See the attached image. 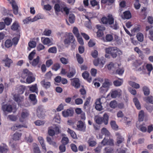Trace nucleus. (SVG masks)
I'll list each match as a JSON object with an SVG mask.
<instances>
[{
  "label": "nucleus",
  "mask_w": 153,
  "mask_h": 153,
  "mask_svg": "<svg viewBox=\"0 0 153 153\" xmlns=\"http://www.w3.org/2000/svg\"><path fill=\"white\" fill-rule=\"evenodd\" d=\"M105 51L106 53L110 54L113 58H115L117 56H120L122 54L121 51L116 47H112L106 48Z\"/></svg>",
  "instance_id": "nucleus-1"
},
{
  "label": "nucleus",
  "mask_w": 153,
  "mask_h": 153,
  "mask_svg": "<svg viewBox=\"0 0 153 153\" xmlns=\"http://www.w3.org/2000/svg\"><path fill=\"white\" fill-rule=\"evenodd\" d=\"M108 118L109 117L108 115L106 113H105L103 117L95 116L94 120L96 123L98 124H101L103 122L105 125H106L108 124Z\"/></svg>",
  "instance_id": "nucleus-2"
},
{
  "label": "nucleus",
  "mask_w": 153,
  "mask_h": 153,
  "mask_svg": "<svg viewBox=\"0 0 153 153\" xmlns=\"http://www.w3.org/2000/svg\"><path fill=\"white\" fill-rule=\"evenodd\" d=\"M114 18L112 14H109L107 17H103L101 19V21L103 24L111 25L114 23Z\"/></svg>",
  "instance_id": "nucleus-3"
},
{
  "label": "nucleus",
  "mask_w": 153,
  "mask_h": 153,
  "mask_svg": "<svg viewBox=\"0 0 153 153\" xmlns=\"http://www.w3.org/2000/svg\"><path fill=\"white\" fill-rule=\"evenodd\" d=\"M66 35L67 37L64 40V43L65 45H69L71 42H76L75 38L72 33H68Z\"/></svg>",
  "instance_id": "nucleus-4"
},
{
  "label": "nucleus",
  "mask_w": 153,
  "mask_h": 153,
  "mask_svg": "<svg viewBox=\"0 0 153 153\" xmlns=\"http://www.w3.org/2000/svg\"><path fill=\"white\" fill-rule=\"evenodd\" d=\"M60 133V131L59 128L56 126L54 128L52 127H50L48 128V133L51 136H54L55 134H58Z\"/></svg>",
  "instance_id": "nucleus-5"
},
{
  "label": "nucleus",
  "mask_w": 153,
  "mask_h": 153,
  "mask_svg": "<svg viewBox=\"0 0 153 153\" xmlns=\"http://www.w3.org/2000/svg\"><path fill=\"white\" fill-rule=\"evenodd\" d=\"M93 62L95 66H99L100 68H102L103 67L105 61L103 58H98L94 59Z\"/></svg>",
  "instance_id": "nucleus-6"
},
{
  "label": "nucleus",
  "mask_w": 153,
  "mask_h": 153,
  "mask_svg": "<svg viewBox=\"0 0 153 153\" xmlns=\"http://www.w3.org/2000/svg\"><path fill=\"white\" fill-rule=\"evenodd\" d=\"M86 128L85 123L81 120L78 121L76 128L77 130L84 132L85 131Z\"/></svg>",
  "instance_id": "nucleus-7"
},
{
  "label": "nucleus",
  "mask_w": 153,
  "mask_h": 153,
  "mask_svg": "<svg viewBox=\"0 0 153 153\" xmlns=\"http://www.w3.org/2000/svg\"><path fill=\"white\" fill-rule=\"evenodd\" d=\"M71 84L75 88H78L80 86L79 80L77 78H74L71 79Z\"/></svg>",
  "instance_id": "nucleus-8"
},
{
  "label": "nucleus",
  "mask_w": 153,
  "mask_h": 153,
  "mask_svg": "<svg viewBox=\"0 0 153 153\" xmlns=\"http://www.w3.org/2000/svg\"><path fill=\"white\" fill-rule=\"evenodd\" d=\"M121 91L120 89L112 90L111 91V97L114 98L119 97L121 95Z\"/></svg>",
  "instance_id": "nucleus-9"
},
{
  "label": "nucleus",
  "mask_w": 153,
  "mask_h": 153,
  "mask_svg": "<svg viewBox=\"0 0 153 153\" xmlns=\"http://www.w3.org/2000/svg\"><path fill=\"white\" fill-rule=\"evenodd\" d=\"M20 27L18 22L15 21L11 26V29L13 31H15L18 32L20 31Z\"/></svg>",
  "instance_id": "nucleus-10"
},
{
  "label": "nucleus",
  "mask_w": 153,
  "mask_h": 153,
  "mask_svg": "<svg viewBox=\"0 0 153 153\" xmlns=\"http://www.w3.org/2000/svg\"><path fill=\"white\" fill-rule=\"evenodd\" d=\"M41 40L42 43L44 45H47L48 46H50L53 44L52 42L49 38L42 37Z\"/></svg>",
  "instance_id": "nucleus-11"
},
{
  "label": "nucleus",
  "mask_w": 153,
  "mask_h": 153,
  "mask_svg": "<svg viewBox=\"0 0 153 153\" xmlns=\"http://www.w3.org/2000/svg\"><path fill=\"white\" fill-rule=\"evenodd\" d=\"M101 144L103 146L110 145L113 146L114 145L113 140L112 139H106L105 137L104 138L103 140L101 142Z\"/></svg>",
  "instance_id": "nucleus-12"
},
{
  "label": "nucleus",
  "mask_w": 153,
  "mask_h": 153,
  "mask_svg": "<svg viewBox=\"0 0 153 153\" xmlns=\"http://www.w3.org/2000/svg\"><path fill=\"white\" fill-rule=\"evenodd\" d=\"M24 96H21L20 94H15L13 96V99L14 100L18 103L21 102L24 99Z\"/></svg>",
  "instance_id": "nucleus-13"
},
{
  "label": "nucleus",
  "mask_w": 153,
  "mask_h": 153,
  "mask_svg": "<svg viewBox=\"0 0 153 153\" xmlns=\"http://www.w3.org/2000/svg\"><path fill=\"white\" fill-rule=\"evenodd\" d=\"M33 75L32 73L27 69H24L21 75V77L24 79L26 78L30 75Z\"/></svg>",
  "instance_id": "nucleus-14"
},
{
  "label": "nucleus",
  "mask_w": 153,
  "mask_h": 153,
  "mask_svg": "<svg viewBox=\"0 0 153 153\" xmlns=\"http://www.w3.org/2000/svg\"><path fill=\"white\" fill-rule=\"evenodd\" d=\"M74 114L73 111L70 109H67L66 110H64L62 112V114L63 117H67L68 116H72Z\"/></svg>",
  "instance_id": "nucleus-15"
},
{
  "label": "nucleus",
  "mask_w": 153,
  "mask_h": 153,
  "mask_svg": "<svg viewBox=\"0 0 153 153\" xmlns=\"http://www.w3.org/2000/svg\"><path fill=\"white\" fill-rule=\"evenodd\" d=\"M101 104L100 98H98L96 100L95 102V108L97 110L100 111L102 110V106Z\"/></svg>",
  "instance_id": "nucleus-16"
},
{
  "label": "nucleus",
  "mask_w": 153,
  "mask_h": 153,
  "mask_svg": "<svg viewBox=\"0 0 153 153\" xmlns=\"http://www.w3.org/2000/svg\"><path fill=\"white\" fill-rule=\"evenodd\" d=\"M2 109L4 111H7L10 112L13 110V107L11 105L6 104L2 105Z\"/></svg>",
  "instance_id": "nucleus-17"
},
{
  "label": "nucleus",
  "mask_w": 153,
  "mask_h": 153,
  "mask_svg": "<svg viewBox=\"0 0 153 153\" xmlns=\"http://www.w3.org/2000/svg\"><path fill=\"white\" fill-rule=\"evenodd\" d=\"M116 135L117 137V143L118 144H120L123 142L124 140V138L118 132L116 133Z\"/></svg>",
  "instance_id": "nucleus-18"
},
{
  "label": "nucleus",
  "mask_w": 153,
  "mask_h": 153,
  "mask_svg": "<svg viewBox=\"0 0 153 153\" xmlns=\"http://www.w3.org/2000/svg\"><path fill=\"white\" fill-rule=\"evenodd\" d=\"M40 83L42 86L46 89L49 88L51 85L50 82H46L45 80L42 81Z\"/></svg>",
  "instance_id": "nucleus-19"
},
{
  "label": "nucleus",
  "mask_w": 153,
  "mask_h": 153,
  "mask_svg": "<svg viewBox=\"0 0 153 153\" xmlns=\"http://www.w3.org/2000/svg\"><path fill=\"white\" fill-rule=\"evenodd\" d=\"M20 33L17 34V36L16 37H14L12 39V43L13 45L15 46H16L20 38Z\"/></svg>",
  "instance_id": "nucleus-20"
},
{
  "label": "nucleus",
  "mask_w": 153,
  "mask_h": 153,
  "mask_svg": "<svg viewBox=\"0 0 153 153\" xmlns=\"http://www.w3.org/2000/svg\"><path fill=\"white\" fill-rule=\"evenodd\" d=\"M22 135L21 133L16 132L13 134V139L16 141L19 140L20 139Z\"/></svg>",
  "instance_id": "nucleus-21"
},
{
  "label": "nucleus",
  "mask_w": 153,
  "mask_h": 153,
  "mask_svg": "<svg viewBox=\"0 0 153 153\" xmlns=\"http://www.w3.org/2000/svg\"><path fill=\"white\" fill-rule=\"evenodd\" d=\"M68 133L70 134L72 138L74 139H76L77 137L75 132L70 128H68L67 131Z\"/></svg>",
  "instance_id": "nucleus-22"
},
{
  "label": "nucleus",
  "mask_w": 153,
  "mask_h": 153,
  "mask_svg": "<svg viewBox=\"0 0 153 153\" xmlns=\"http://www.w3.org/2000/svg\"><path fill=\"white\" fill-rule=\"evenodd\" d=\"M136 127L139 130L143 132H145L147 131V128L145 126V124L144 123L140 124L138 126L137 125Z\"/></svg>",
  "instance_id": "nucleus-23"
},
{
  "label": "nucleus",
  "mask_w": 153,
  "mask_h": 153,
  "mask_svg": "<svg viewBox=\"0 0 153 153\" xmlns=\"http://www.w3.org/2000/svg\"><path fill=\"white\" fill-rule=\"evenodd\" d=\"M123 79L120 78H119L118 80L114 81L113 82L114 85L115 86H120L123 84Z\"/></svg>",
  "instance_id": "nucleus-24"
},
{
  "label": "nucleus",
  "mask_w": 153,
  "mask_h": 153,
  "mask_svg": "<svg viewBox=\"0 0 153 153\" xmlns=\"http://www.w3.org/2000/svg\"><path fill=\"white\" fill-rule=\"evenodd\" d=\"M38 139L39 140L42 149H44L45 151H46V149L45 143H44V140L43 138L41 137H38Z\"/></svg>",
  "instance_id": "nucleus-25"
},
{
  "label": "nucleus",
  "mask_w": 153,
  "mask_h": 153,
  "mask_svg": "<svg viewBox=\"0 0 153 153\" xmlns=\"http://www.w3.org/2000/svg\"><path fill=\"white\" fill-rule=\"evenodd\" d=\"M76 73V71L75 69L72 68L71 71L67 73V76L69 78L73 77Z\"/></svg>",
  "instance_id": "nucleus-26"
},
{
  "label": "nucleus",
  "mask_w": 153,
  "mask_h": 153,
  "mask_svg": "<svg viewBox=\"0 0 153 153\" xmlns=\"http://www.w3.org/2000/svg\"><path fill=\"white\" fill-rule=\"evenodd\" d=\"M133 101L137 108L138 109H140L141 107L137 98L136 97H134L133 99Z\"/></svg>",
  "instance_id": "nucleus-27"
},
{
  "label": "nucleus",
  "mask_w": 153,
  "mask_h": 153,
  "mask_svg": "<svg viewBox=\"0 0 153 153\" xmlns=\"http://www.w3.org/2000/svg\"><path fill=\"white\" fill-rule=\"evenodd\" d=\"M133 101L137 108L138 109H140L141 107L137 98L136 97H134L133 99Z\"/></svg>",
  "instance_id": "nucleus-28"
},
{
  "label": "nucleus",
  "mask_w": 153,
  "mask_h": 153,
  "mask_svg": "<svg viewBox=\"0 0 153 153\" xmlns=\"http://www.w3.org/2000/svg\"><path fill=\"white\" fill-rule=\"evenodd\" d=\"M13 13L15 15H17L18 12V7L17 4H15V3L13 2L12 5Z\"/></svg>",
  "instance_id": "nucleus-29"
},
{
  "label": "nucleus",
  "mask_w": 153,
  "mask_h": 153,
  "mask_svg": "<svg viewBox=\"0 0 153 153\" xmlns=\"http://www.w3.org/2000/svg\"><path fill=\"white\" fill-rule=\"evenodd\" d=\"M40 57L39 56H37L36 58L34 59L32 62L30 64L33 66H36L39 63V61Z\"/></svg>",
  "instance_id": "nucleus-30"
},
{
  "label": "nucleus",
  "mask_w": 153,
  "mask_h": 153,
  "mask_svg": "<svg viewBox=\"0 0 153 153\" xmlns=\"http://www.w3.org/2000/svg\"><path fill=\"white\" fill-rule=\"evenodd\" d=\"M124 18L129 19L131 17V15L130 11L129 10L126 11L123 13Z\"/></svg>",
  "instance_id": "nucleus-31"
},
{
  "label": "nucleus",
  "mask_w": 153,
  "mask_h": 153,
  "mask_svg": "<svg viewBox=\"0 0 153 153\" xmlns=\"http://www.w3.org/2000/svg\"><path fill=\"white\" fill-rule=\"evenodd\" d=\"M3 61L5 62V66L8 68L10 67V64L13 62L12 60L8 58H7L6 59L3 60Z\"/></svg>",
  "instance_id": "nucleus-32"
},
{
  "label": "nucleus",
  "mask_w": 153,
  "mask_h": 153,
  "mask_svg": "<svg viewBox=\"0 0 153 153\" xmlns=\"http://www.w3.org/2000/svg\"><path fill=\"white\" fill-rule=\"evenodd\" d=\"M36 46V43L34 41H30L28 43V46L29 47H28L27 50L30 51L31 48H35Z\"/></svg>",
  "instance_id": "nucleus-33"
},
{
  "label": "nucleus",
  "mask_w": 153,
  "mask_h": 153,
  "mask_svg": "<svg viewBox=\"0 0 153 153\" xmlns=\"http://www.w3.org/2000/svg\"><path fill=\"white\" fill-rule=\"evenodd\" d=\"M129 84L132 87L136 89L140 88V86L138 84H137L134 82L129 81L128 82Z\"/></svg>",
  "instance_id": "nucleus-34"
},
{
  "label": "nucleus",
  "mask_w": 153,
  "mask_h": 153,
  "mask_svg": "<svg viewBox=\"0 0 153 153\" xmlns=\"http://www.w3.org/2000/svg\"><path fill=\"white\" fill-rule=\"evenodd\" d=\"M23 127H24L23 126L21 125L18 124H14L11 128V129L13 131H15L18 128H20ZM25 128H27V126H24Z\"/></svg>",
  "instance_id": "nucleus-35"
},
{
  "label": "nucleus",
  "mask_w": 153,
  "mask_h": 153,
  "mask_svg": "<svg viewBox=\"0 0 153 153\" xmlns=\"http://www.w3.org/2000/svg\"><path fill=\"white\" fill-rule=\"evenodd\" d=\"M35 80V78L33 76V75H30L27 77L26 82L28 84L30 83L34 82Z\"/></svg>",
  "instance_id": "nucleus-36"
},
{
  "label": "nucleus",
  "mask_w": 153,
  "mask_h": 153,
  "mask_svg": "<svg viewBox=\"0 0 153 153\" xmlns=\"http://www.w3.org/2000/svg\"><path fill=\"white\" fill-rule=\"evenodd\" d=\"M72 32L76 38H78L79 37L80 34L78 29L77 27H74Z\"/></svg>",
  "instance_id": "nucleus-37"
},
{
  "label": "nucleus",
  "mask_w": 153,
  "mask_h": 153,
  "mask_svg": "<svg viewBox=\"0 0 153 153\" xmlns=\"http://www.w3.org/2000/svg\"><path fill=\"white\" fill-rule=\"evenodd\" d=\"M110 125L112 128L114 130H117L118 128V126L116 124V122L114 120H112L110 122Z\"/></svg>",
  "instance_id": "nucleus-38"
},
{
  "label": "nucleus",
  "mask_w": 153,
  "mask_h": 153,
  "mask_svg": "<svg viewBox=\"0 0 153 153\" xmlns=\"http://www.w3.org/2000/svg\"><path fill=\"white\" fill-rule=\"evenodd\" d=\"M88 143L90 146L94 147L97 144L96 141L93 140L92 138H90L88 141Z\"/></svg>",
  "instance_id": "nucleus-39"
},
{
  "label": "nucleus",
  "mask_w": 153,
  "mask_h": 153,
  "mask_svg": "<svg viewBox=\"0 0 153 153\" xmlns=\"http://www.w3.org/2000/svg\"><path fill=\"white\" fill-rule=\"evenodd\" d=\"M76 57L77 60L79 63L82 64L83 62V59L79 53L76 54Z\"/></svg>",
  "instance_id": "nucleus-40"
},
{
  "label": "nucleus",
  "mask_w": 153,
  "mask_h": 153,
  "mask_svg": "<svg viewBox=\"0 0 153 153\" xmlns=\"http://www.w3.org/2000/svg\"><path fill=\"white\" fill-rule=\"evenodd\" d=\"M144 117V112L143 111L141 110L140 111L138 115V119L139 121H143V120Z\"/></svg>",
  "instance_id": "nucleus-41"
},
{
  "label": "nucleus",
  "mask_w": 153,
  "mask_h": 153,
  "mask_svg": "<svg viewBox=\"0 0 153 153\" xmlns=\"http://www.w3.org/2000/svg\"><path fill=\"white\" fill-rule=\"evenodd\" d=\"M144 100L147 102L153 104V97L152 96H148L144 98Z\"/></svg>",
  "instance_id": "nucleus-42"
},
{
  "label": "nucleus",
  "mask_w": 153,
  "mask_h": 153,
  "mask_svg": "<svg viewBox=\"0 0 153 153\" xmlns=\"http://www.w3.org/2000/svg\"><path fill=\"white\" fill-rule=\"evenodd\" d=\"M143 91L145 95L148 96L150 94V91L149 88L146 86H144L143 88Z\"/></svg>",
  "instance_id": "nucleus-43"
},
{
  "label": "nucleus",
  "mask_w": 153,
  "mask_h": 153,
  "mask_svg": "<svg viewBox=\"0 0 153 153\" xmlns=\"http://www.w3.org/2000/svg\"><path fill=\"white\" fill-rule=\"evenodd\" d=\"M91 97H89L87 98L85 102L83 108L84 109H86V108L88 107L90 103Z\"/></svg>",
  "instance_id": "nucleus-44"
},
{
  "label": "nucleus",
  "mask_w": 153,
  "mask_h": 153,
  "mask_svg": "<svg viewBox=\"0 0 153 153\" xmlns=\"http://www.w3.org/2000/svg\"><path fill=\"white\" fill-rule=\"evenodd\" d=\"M146 67L148 71V74L149 76L150 73L153 69L152 65L150 64H146Z\"/></svg>",
  "instance_id": "nucleus-45"
},
{
  "label": "nucleus",
  "mask_w": 153,
  "mask_h": 153,
  "mask_svg": "<svg viewBox=\"0 0 153 153\" xmlns=\"http://www.w3.org/2000/svg\"><path fill=\"white\" fill-rule=\"evenodd\" d=\"M13 45L12 42L10 39H7L6 40L5 43V47L9 48L11 47Z\"/></svg>",
  "instance_id": "nucleus-46"
},
{
  "label": "nucleus",
  "mask_w": 153,
  "mask_h": 153,
  "mask_svg": "<svg viewBox=\"0 0 153 153\" xmlns=\"http://www.w3.org/2000/svg\"><path fill=\"white\" fill-rule=\"evenodd\" d=\"M37 115L40 118H43L45 116L44 112L42 111H41L38 109H37Z\"/></svg>",
  "instance_id": "nucleus-47"
},
{
  "label": "nucleus",
  "mask_w": 153,
  "mask_h": 153,
  "mask_svg": "<svg viewBox=\"0 0 153 153\" xmlns=\"http://www.w3.org/2000/svg\"><path fill=\"white\" fill-rule=\"evenodd\" d=\"M113 38L112 35L110 34H107L105 36V41L106 42H110L113 40Z\"/></svg>",
  "instance_id": "nucleus-48"
},
{
  "label": "nucleus",
  "mask_w": 153,
  "mask_h": 153,
  "mask_svg": "<svg viewBox=\"0 0 153 153\" xmlns=\"http://www.w3.org/2000/svg\"><path fill=\"white\" fill-rule=\"evenodd\" d=\"M136 37L138 40L140 42H142L143 40V36L142 33H138L136 35Z\"/></svg>",
  "instance_id": "nucleus-49"
},
{
  "label": "nucleus",
  "mask_w": 153,
  "mask_h": 153,
  "mask_svg": "<svg viewBox=\"0 0 153 153\" xmlns=\"http://www.w3.org/2000/svg\"><path fill=\"white\" fill-rule=\"evenodd\" d=\"M8 150L7 146L6 145L0 146V152L1 153H6Z\"/></svg>",
  "instance_id": "nucleus-50"
},
{
  "label": "nucleus",
  "mask_w": 153,
  "mask_h": 153,
  "mask_svg": "<svg viewBox=\"0 0 153 153\" xmlns=\"http://www.w3.org/2000/svg\"><path fill=\"white\" fill-rule=\"evenodd\" d=\"M30 90L32 92H35L36 93H37L36 91L38 89L37 85L35 84L34 85H33L29 87Z\"/></svg>",
  "instance_id": "nucleus-51"
},
{
  "label": "nucleus",
  "mask_w": 153,
  "mask_h": 153,
  "mask_svg": "<svg viewBox=\"0 0 153 153\" xmlns=\"http://www.w3.org/2000/svg\"><path fill=\"white\" fill-rule=\"evenodd\" d=\"M12 19L11 18L6 17L4 19V23L7 26L10 25L12 22Z\"/></svg>",
  "instance_id": "nucleus-52"
},
{
  "label": "nucleus",
  "mask_w": 153,
  "mask_h": 153,
  "mask_svg": "<svg viewBox=\"0 0 153 153\" xmlns=\"http://www.w3.org/2000/svg\"><path fill=\"white\" fill-rule=\"evenodd\" d=\"M60 65L59 63H55L52 66V69L53 70L56 71L60 68Z\"/></svg>",
  "instance_id": "nucleus-53"
},
{
  "label": "nucleus",
  "mask_w": 153,
  "mask_h": 153,
  "mask_svg": "<svg viewBox=\"0 0 153 153\" xmlns=\"http://www.w3.org/2000/svg\"><path fill=\"white\" fill-rule=\"evenodd\" d=\"M25 89V87L23 85H21L19 87L18 92L19 94L23 93Z\"/></svg>",
  "instance_id": "nucleus-54"
},
{
  "label": "nucleus",
  "mask_w": 153,
  "mask_h": 153,
  "mask_svg": "<svg viewBox=\"0 0 153 153\" xmlns=\"http://www.w3.org/2000/svg\"><path fill=\"white\" fill-rule=\"evenodd\" d=\"M75 19V16L73 14H71L69 15V21L71 24L74 22Z\"/></svg>",
  "instance_id": "nucleus-55"
},
{
  "label": "nucleus",
  "mask_w": 153,
  "mask_h": 153,
  "mask_svg": "<svg viewBox=\"0 0 153 153\" xmlns=\"http://www.w3.org/2000/svg\"><path fill=\"white\" fill-rule=\"evenodd\" d=\"M79 91L80 92L81 95H82V98L85 99L86 97V92L85 90L83 88H81L80 89Z\"/></svg>",
  "instance_id": "nucleus-56"
},
{
  "label": "nucleus",
  "mask_w": 153,
  "mask_h": 153,
  "mask_svg": "<svg viewBox=\"0 0 153 153\" xmlns=\"http://www.w3.org/2000/svg\"><path fill=\"white\" fill-rule=\"evenodd\" d=\"M143 64V62L140 60H137L133 63L134 66L136 68L141 65Z\"/></svg>",
  "instance_id": "nucleus-57"
},
{
  "label": "nucleus",
  "mask_w": 153,
  "mask_h": 153,
  "mask_svg": "<svg viewBox=\"0 0 153 153\" xmlns=\"http://www.w3.org/2000/svg\"><path fill=\"white\" fill-rule=\"evenodd\" d=\"M48 51L49 53H56L57 52V49L56 47H53L50 48L48 50Z\"/></svg>",
  "instance_id": "nucleus-58"
},
{
  "label": "nucleus",
  "mask_w": 153,
  "mask_h": 153,
  "mask_svg": "<svg viewBox=\"0 0 153 153\" xmlns=\"http://www.w3.org/2000/svg\"><path fill=\"white\" fill-rule=\"evenodd\" d=\"M60 61L64 65H66L68 63V59L64 57L61 58Z\"/></svg>",
  "instance_id": "nucleus-59"
},
{
  "label": "nucleus",
  "mask_w": 153,
  "mask_h": 153,
  "mask_svg": "<svg viewBox=\"0 0 153 153\" xmlns=\"http://www.w3.org/2000/svg\"><path fill=\"white\" fill-rule=\"evenodd\" d=\"M36 53L35 50L33 51L29 54L28 58L30 61L32 60Z\"/></svg>",
  "instance_id": "nucleus-60"
},
{
  "label": "nucleus",
  "mask_w": 153,
  "mask_h": 153,
  "mask_svg": "<svg viewBox=\"0 0 153 153\" xmlns=\"http://www.w3.org/2000/svg\"><path fill=\"white\" fill-rule=\"evenodd\" d=\"M124 72V70L123 68H118L116 70L115 73L120 75H122Z\"/></svg>",
  "instance_id": "nucleus-61"
},
{
  "label": "nucleus",
  "mask_w": 153,
  "mask_h": 153,
  "mask_svg": "<svg viewBox=\"0 0 153 153\" xmlns=\"http://www.w3.org/2000/svg\"><path fill=\"white\" fill-rule=\"evenodd\" d=\"M109 105L111 108H114L117 106V102L115 100L111 101L110 102Z\"/></svg>",
  "instance_id": "nucleus-62"
},
{
  "label": "nucleus",
  "mask_w": 153,
  "mask_h": 153,
  "mask_svg": "<svg viewBox=\"0 0 153 153\" xmlns=\"http://www.w3.org/2000/svg\"><path fill=\"white\" fill-rule=\"evenodd\" d=\"M140 25H137L133 29L131 30L132 33H135L139 32L140 30Z\"/></svg>",
  "instance_id": "nucleus-63"
},
{
  "label": "nucleus",
  "mask_w": 153,
  "mask_h": 153,
  "mask_svg": "<svg viewBox=\"0 0 153 153\" xmlns=\"http://www.w3.org/2000/svg\"><path fill=\"white\" fill-rule=\"evenodd\" d=\"M110 85V83L109 82L108 80L107 79L105 80V82L103 83L102 86H103L104 87L109 89Z\"/></svg>",
  "instance_id": "nucleus-64"
}]
</instances>
